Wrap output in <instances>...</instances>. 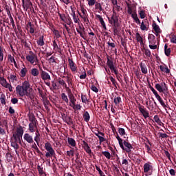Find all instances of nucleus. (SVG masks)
I'll return each instance as SVG.
<instances>
[{
  "label": "nucleus",
  "instance_id": "nucleus-58",
  "mask_svg": "<svg viewBox=\"0 0 176 176\" xmlns=\"http://www.w3.org/2000/svg\"><path fill=\"white\" fill-rule=\"evenodd\" d=\"M67 156H69V157H71V156H74L75 155V151H74L73 149L67 151Z\"/></svg>",
  "mask_w": 176,
  "mask_h": 176
},
{
  "label": "nucleus",
  "instance_id": "nucleus-13",
  "mask_svg": "<svg viewBox=\"0 0 176 176\" xmlns=\"http://www.w3.org/2000/svg\"><path fill=\"white\" fill-rule=\"evenodd\" d=\"M41 76L43 80H50L51 79L50 75L49 74V73L43 71V69H41Z\"/></svg>",
  "mask_w": 176,
  "mask_h": 176
},
{
  "label": "nucleus",
  "instance_id": "nucleus-2",
  "mask_svg": "<svg viewBox=\"0 0 176 176\" xmlns=\"http://www.w3.org/2000/svg\"><path fill=\"white\" fill-rule=\"evenodd\" d=\"M155 87L159 93H163L165 97H168L170 96V92L168 91V87L166 82H161V84L157 83Z\"/></svg>",
  "mask_w": 176,
  "mask_h": 176
},
{
  "label": "nucleus",
  "instance_id": "nucleus-17",
  "mask_svg": "<svg viewBox=\"0 0 176 176\" xmlns=\"http://www.w3.org/2000/svg\"><path fill=\"white\" fill-rule=\"evenodd\" d=\"M16 134L18 135V137L23 138V135L24 134V129H23V126H19L16 128Z\"/></svg>",
  "mask_w": 176,
  "mask_h": 176
},
{
  "label": "nucleus",
  "instance_id": "nucleus-43",
  "mask_svg": "<svg viewBox=\"0 0 176 176\" xmlns=\"http://www.w3.org/2000/svg\"><path fill=\"white\" fill-rule=\"evenodd\" d=\"M75 162L77 164L76 168H82L83 167V165L82 164V162H80V160L76 159Z\"/></svg>",
  "mask_w": 176,
  "mask_h": 176
},
{
  "label": "nucleus",
  "instance_id": "nucleus-34",
  "mask_svg": "<svg viewBox=\"0 0 176 176\" xmlns=\"http://www.w3.org/2000/svg\"><path fill=\"white\" fill-rule=\"evenodd\" d=\"M153 119H154L155 122H157V124H159V126H162V124H163V122H162V120L159 118V116H157V115L154 116Z\"/></svg>",
  "mask_w": 176,
  "mask_h": 176
},
{
  "label": "nucleus",
  "instance_id": "nucleus-41",
  "mask_svg": "<svg viewBox=\"0 0 176 176\" xmlns=\"http://www.w3.org/2000/svg\"><path fill=\"white\" fill-rule=\"evenodd\" d=\"M17 142H19V141H15V140L14 142H11V146H12L14 149H16V151H17V149H19V144H17Z\"/></svg>",
  "mask_w": 176,
  "mask_h": 176
},
{
  "label": "nucleus",
  "instance_id": "nucleus-50",
  "mask_svg": "<svg viewBox=\"0 0 176 176\" xmlns=\"http://www.w3.org/2000/svg\"><path fill=\"white\" fill-rule=\"evenodd\" d=\"M6 157L8 162H12V160L13 159V157H12V154L10 153H7L6 154Z\"/></svg>",
  "mask_w": 176,
  "mask_h": 176
},
{
  "label": "nucleus",
  "instance_id": "nucleus-1",
  "mask_svg": "<svg viewBox=\"0 0 176 176\" xmlns=\"http://www.w3.org/2000/svg\"><path fill=\"white\" fill-rule=\"evenodd\" d=\"M30 82L28 81H25L22 83V85H18L16 87V93L19 94L21 97H24L28 92V89H30Z\"/></svg>",
  "mask_w": 176,
  "mask_h": 176
},
{
  "label": "nucleus",
  "instance_id": "nucleus-21",
  "mask_svg": "<svg viewBox=\"0 0 176 176\" xmlns=\"http://www.w3.org/2000/svg\"><path fill=\"white\" fill-rule=\"evenodd\" d=\"M144 173H148V171H151L152 170L153 167L151 164L148 163H146L144 164Z\"/></svg>",
  "mask_w": 176,
  "mask_h": 176
},
{
  "label": "nucleus",
  "instance_id": "nucleus-38",
  "mask_svg": "<svg viewBox=\"0 0 176 176\" xmlns=\"http://www.w3.org/2000/svg\"><path fill=\"white\" fill-rule=\"evenodd\" d=\"M0 101L3 105H6V96L5 94L1 95Z\"/></svg>",
  "mask_w": 176,
  "mask_h": 176
},
{
  "label": "nucleus",
  "instance_id": "nucleus-53",
  "mask_svg": "<svg viewBox=\"0 0 176 176\" xmlns=\"http://www.w3.org/2000/svg\"><path fill=\"white\" fill-rule=\"evenodd\" d=\"M96 169L98 171L100 176H106L105 174H104V172L101 170V168H100V166H96Z\"/></svg>",
  "mask_w": 176,
  "mask_h": 176
},
{
  "label": "nucleus",
  "instance_id": "nucleus-9",
  "mask_svg": "<svg viewBox=\"0 0 176 176\" xmlns=\"http://www.w3.org/2000/svg\"><path fill=\"white\" fill-rule=\"evenodd\" d=\"M68 97L69 100V107L75 106V104L76 103V98H75L72 92H71V91L68 94Z\"/></svg>",
  "mask_w": 176,
  "mask_h": 176
},
{
  "label": "nucleus",
  "instance_id": "nucleus-31",
  "mask_svg": "<svg viewBox=\"0 0 176 176\" xmlns=\"http://www.w3.org/2000/svg\"><path fill=\"white\" fill-rule=\"evenodd\" d=\"M34 129H38V126H36V124H29V131L30 133H34L35 131Z\"/></svg>",
  "mask_w": 176,
  "mask_h": 176
},
{
  "label": "nucleus",
  "instance_id": "nucleus-29",
  "mask_svg": "<svg viewBox=\"0 0 176 176\" xmlns=\"http://www.w3.org/2000/svg\"><path fill=\"white\" fill-rule=\"evenodd\" d=\"M76 31L78 34H80V36H81V38L86 40V32L85 31V30L80 31L78 29H76Z\"/></svg>",
  "mask_w": 176,
  "mask_h": 176
},
{
  "label": "nucleus",
  "instance_id": "nucleus-10",
  "mask_svg": "<svg viewBox=\"0 0 176 176\" xmlns=\"http://www.w3.org/2000/svg\"><path fill=\"white\" fill-rule=\"evenodd\" d=\"M111 20H113V27L120 25V23H119V18L118 17V15H116V12L115 11H113Z\"/></svg>",
  "mask_w": 176,
  "mask_h": 176
},
{
  "label": "nucleus",
  "instance_id": "nucleus-6",
  "mask_svg": "<svg viewBox=\"0 0 176 176\" xmlns=\"http://www.w3.org/2000/svg\"><path fill=\"white\" fill-rule=\"evenodd\" d=\"M123 147H120L122 151H125L126 153H130L131 150L133 149V145L129 142V140L126 139L125 140H122Z\"/></svg>",
  "mask_w": 176,
  "mask_h": 176
},
{
  "label": "nucleus",
  "instance_id": "nucleus-15",
  "mask_svg": "<svg viewBox=\"0 0 176 176\" xmlns=\"http://www.w3.org/2000/svg\"><path fill=\"white\" fill-rule=\"evenodd\" d=\"M83 148L84 150L88 153L89 155H93V152H91V149L90 148V146H89V144L86 142L85 141H83Z\"/></svg>",
  "mask_w": 176,
  "mask_h": 176
},
{
  "label": "nucleus",
  "instance_id": "nucleus-61",
  "mask_svg": "<svg viewBox=\"0 0 176 176\" xmlns=\"http://www.w3.org/2000/svg\"><path fill=\"white\" fill-rule=\"evenodd\" d=\"M37 170L38 171V174H40L41 175H42L43 174V168L41 167V166H37Z\"/></svg>",
  "mask_w": 176,
  "mask_h": 176
},
{
  "label": "nucleus",
  "instance_id": "nucleus-19",
  "mask_svg": "<svg viewBox=\"0 0 176 176\" xmlns=\"http://www.w3.org/2000/svg\"><path fill=\"white\" fill-rule=\"evenodd\" d=\"M148 39L150 45H153L156 43V37L153 34H148Z\"/></svg>",
  "mask_w": 176,
  "mask_h": 176
},
{
  "label": "nucleus",
  "instance_id": "nucleus-30",
  "mask_svg": "<svg viewBox=\"0 0 176 176\" xmlns=\"http://www.w3.org/2000/svg\"><path fill=\"white\" fill-rule=\"evenodd\" d=\"M119 27L120 25L112 26L113 35H119Z\"/></svg>",
  "mask_w": 176,
  "mask_h": 176
},
{
  "label": "nucleus",
  "instance_id": "nucleus-5",
  "mask_svg": "<svg viewBox=\"0 0 176 176\" xmlns=\"http://www.w3.org/2000/svg\"><path fill=\"white\" fill-rule=\"evenodd\" d=\"M27 61H29L32 65H36L38 64V56L34 52H30V54L26 56Z\"/></svg>",
  "mask_w": 176,
  "mask_h": 176
},
{
  "label": "nucleus",
  "instance_id": "nucleus-24",
  "mask_svg": "<svg viewBox=\"0 0 176 176\" xmlns=\"http://www.w3.org/2000/svg\"><path fill=\"white\" fill-rule=\"evenodd\" d=\"M67 142L71 146H76V142L72 138H67Z\"/></svg>",
  "mask_w": 176,
  "mask_h": 176
},
{
  "label": "nucleus",
  "instance_id": "nucleus-39",
  "mask_svg": "<svg viewBox=\"0 0 176 176\" xmlns=\"http://www.w3.org/2000/svg\"><path fill=\"white\" fill-rule=\"evenodd\" d=\"M28 70H27V68L24 67L21 70V74L20 76L21 78H25V76L27 75V72Z\"/></svg>",
  "mask_w": 176,
  "mask_h": 176
},
{
  "label": "nucleus",
  "instance_id": "nucleus-28",
  "mask_svg": "<svg viewBox=\"0 0 176 176\" xmlns=\"http://www.w3.org/2000/svg\"><path fill=\"white\" fill-rule=\"evenodd\" d=\"M153 30H154L155 32H162V30H160V27H159V25L156 24V23H153Z\"/></svg>",
  "mask_w": 176,
  "mask_h": 176
},
{
  "label": "nucleus",
  "instance_id": "nucleus-47",
  "mask_svg": "<svg viewBox=\"0 0 176 176\" xmlns=\"http://www.w3.org/2000/svg\"><path fill=\"white\" fill-rule=\"evenodd\" d=\"M12 137H13L14 141H19V142H21V137H19V135H18V134L14 133V134L12 135Z\"/></svg>",
  "mask_w": 176,
  "mask_h": 176
},
{
  "label": "nucleus",
  "instance_id": "nucleus-44",
  "mask_svg": "<svg viewBox=\"0 0 176 176\" xmlns=\"http://www.w3.org/2000/svg\"><path fill=\"white\" fill-rule=\"evenodd\" d=\"M96 17H97V19H98L102 27L103 25H105V22L104 21V19H102V16H101V15L98 14V15H96Z\"/></svg>",
  "mask_w": 176,
  "mask_h": 176
},
{
  "label": "nucleus",
  "instance_id": "nucleus-62",
  "mask_svg": "<svg viewBox=\"0 0 176 176\" xmlns=\"http://www.w3.org/2000/svg\"><path fill=\"white\" fill-rule=\"evenodd\" d=\"M91 89L92 91H94V93H98V88H97V87H96L94 85H91Z\"/></svg>",
  "mask_w": 176,
  "mask_h": 176
},
{
  "label": "nucleus",
  "instance_id": "nucleus-54",
  "mask_svg": "<svg viewBox=\"0 0 176 176\" xmlns=\"http://www.w3.org/2000/svg\"><path fill=\"white\" fill-rule=\"evenodd\" d=\"M109 79H110L111 82H112L113 85L115 86L116 87H116V85H118V82H116V80L115 78H113V76H110Z\"/></svg>",
  "mask_w": 176,
  "mask_h": 176
},
{
  "label": "nucleus",
  "instance_id": "nucleus-20",
  "mask_svg": "<svg viewBox=\"0 0 176 176\" xmlns=\"http://www.w3.org/2000/svg\"><path fill=\"white\" fill-rule=\"evenodd\" d=\"M135 38L136 41L140 43L141 46H144V38H142V36H141V34H140V33H136Z\"/></svg>",
  "mask_w": 176,
  "mask_h": 176
},
{
  "label": "nucleus",
  "instance_id": "nucleus-27",
  "mask_svg": "<svg viewBox=\"0 0 176 176\" xmlns=\"http://www.w3.org/2000/svg\"><path fill=\"white\" fill-rule=\"evenodd\" d=\"M82 118L85 122H89V120H90V114H89L88 111H85L82 114Z\"/></svg>",
  "mask_w": 176,
  "mask_h": 176
},
{
  "label": "nucleus",
  "instance_id": "nucleus-12",
  "mask_svg": "<svg viewBox=\"0 0 176 176\" xmlns=\"http://www.w3.org/2000/svg\"><path fill=\"white\" fill-rule=\"evenodd\" d=\"M63 120L65 122V123H67V124H74V120H72V118L67 116V115L63 114Z\"/></svg>",
  "mask_w": 176,
  "mask_h": 176
},
{
  "label": "nucleus",
  "instance_id": "nucleus-40",
  "mask_svg": "<svg viewBox=\"0 0 176 176\" xmlns=\"http://www.w3.org/2000/svg\"><path fill=\"white\" fill-rule=\"evenodd\" d=\"M26 97H28V98H30V100H31V101H34V98H35V95L32 93H30V92H27Z\"/></svg>",
  "mask_w": 176,
  "mask_h": 176
},
{
  "label": "nucleus",
  "instance_id": "nucleus-3",
  "mask_svg": "<svg viewBox=\"0 0 176 176\" xmlns=\"http://www.w3.org/2000/svg\"><path fill=\"white\" fill-rule=\"evenodd\" d=\"M45 149L47 153H45L46 157H56V152L54 151V149H53V147H52V144L50 142H47L45 144Z\"/></svg>",
  "mask_w": 176,
  "mask_h": 176
},
{
  "label": "nucleus",
  "instance_id": "nucleus-37",
  "mask_svg": "<svg viewBox=\"0 0 176 176\" xmlns=\"http://www.w3.org/2000/svg\"><path fill=\"white\" fill-rule=\"evenodd\" d=\"M81 100L83 104H87L89 102V99L87 98V95H81Z\"/></svg>",
  "mask_w": 176,
  "mask_h": 176
},
{
  "label": "nucleus",
  "instance_id": "nucleus-33",
  "mask_svg": "<svg viewBox=\"0 0 176 176\" xmlns=\"http://www.w3.org/2000/svg\"><path fill=\"white\" fill-rule=\"evenodd\" d=\"M160 69H161L162 72H166V74H170V70L167 66L160 65Z\"/></svg>",
  "mask_w": 176,
  "mask_h": 176
},
{
  "label": "nucleus",
  "instance_id": "nucleus-7",
  "mask_svg": "<svg viewBox=\"0 0 176 176\" xmlns=\"http://www.w3.org/2000/svg\"><path fill=\"white\" fill-rule=\"evenodd\" d=\"M138 109L140 113H142V115L144 118V119H147V118H149V111L146 110V108H145V107H144L143 105L139 104Z\"/></svg>",
  "mask_w": 176,
  "mask_h": 176
},
{
  "label": "nucleus",
  "instance_id": "nucleus-22",
  "mask_svg": "<svg viewBox=\"0 0 176 176\" xmlns=\"http://www.w3.org/2000/svg\"><path fill=\"white\" fill-rule=\"evenodd\" d=\"M164 53L167 57H170V54H171V48H168L167 44L164 45Z\"/></svg>",
  "mask_w": 176,
  "mask_h": 176
},
{
  "label": "nucleus",
  "instance_id": "nucleus-49",
  "mask_svg": "<svg viewBox=\"0 0 176 176\" xmlns=\"http://www.w3.org/2000/svg\"><path fill=\"white\" fill-rule=\"evenodd\" d=\"M118 133L122 136L126 135V131L123 128H118Z\"/></svg>",
  "mask_w": 176,
  "mask_h": 176
},
{
  "label": "nucleus",
  "instance_id": "nucleus-52",
  "mask_svg": "<svg viewBox=\"0 0 176 176\" xmlns=\"http://www.w3.org/2000/svg\"><path fill=\"white\" fill-rule=\"evenodd\" d=\"M121 45L123 46L125 50H127V43L123 39V38H121Z\"/></svg>",
  "mask_w": 176,
  "mask_h": 176
},
{
  "label": "nucleus",
  "instance_id": "nucleus-48",
  "mask_svg": "<svg viewBox=\"0 0 176 176\" xmlns=\"http://www.w3.org/2000/svg\"><path fill=\"white\" fill-rule=\"evenodd\" d=\"M102 153L105 156L107 159H111V153L109 151H102Z\"/></svg>",
  "mask_w": 176,
  "mask_h": 176
},
{
  "label": "nucleus",
  "instance_id": "nucleus-11",
  "mask_svg": "<svg viewBox=\"0 0 176 176\" xmlns=\"http://www.w3.org/2000/svg\"><path fill=\"white\" fill-rule=\"evenodd\" d=\"M148 28H149V22H148V19H145L143 22H142L140 29L142 31H148Z\"/></svg>",
  "mask_w": 176,
  "mask_h": 176
},
{
  "label": "nucleus",
  "instance_id": "nucleus-32",
  "mask_svg": "<svg viewBox=\"0 0 176 176\" xmlns=\"http://www.w3.org/2000/svg\"><path fill=\"white\" fill-rule=\"evenodd\" d=\"M58 82L59 85H60L61 86H63V87H65V89H68V87H67V83L65 82L64 80H63V78H59L58 80Z\"/></svg>",
  "mask_w": 176,
  "mask_h": 176
},
{
  "label": "nucleus",
  "instance_id": "nucleus-16",
  "mask_svg": "<svg viewBox=\"0 0 176 176\" xmlns=\"http://www.w3.org/2000/svg\"><path fill=\"white\" fill-rule=\"evenodd\" d=\"M113 102L118 108H119V105H122V98L120 96H115L113 99Z\"/></svg>",
  "mask_w": 176,
  "mask_h": 176
},
{
  "label": "nucleus",
  "instance_id": "nucleus-23",
  "mask_svg": "<svg viewBox=\"0 0 176 176\" xmlns=\"http://www.w3.org/2000/svg\"><path fill=\"white\" fill-rule=\"evenodd\" d=\"M44 38L45 37L43 36H40L38 40L37 41V45L38 46H43L45 45Z\"/></svg>",
  "mask_w": 176,
  "mask_h": 176
},
{
  "label": "nucleus",
  "instance_id": "nucleus-14",
  "mask_svg": "<svg viewBox=\"0 0 176 176\" xmlns=\"http://www.w3.org/2000/svg\"><path fill=\"white\" fill-rule=\"evenodd\" d=\"M23 138L25 141H27L28 142V144H33L34 142V139L32 138V136L29 133H25L23 135Z\"/></svg>",
  "mask_w": 176,
  "mask_h": 176
},
{
  "label": "nucleus",
  "instance_id": "nucleus-59",
  "mask_svg": "<svg viewBox=\"0 0 176 176\" xmlns=\"http://www.w3.org/2000/svg\"><path fill=\"white\" fill-rule=\"evenodd\" d=\"M58 14L60 20H62V21L65 22V19H66L65 14H60V12H58Z\"/></svg>",
  "mask_w": 176,
  "mask_h": 176
},
{
  "label": "nucleus",
  "instance_id": "nucleus-57",
  "mask_svg": "<svg viewBox=\"0 0 176 176\" xmlns=\"http://www.w3.org/2000/svg\"><path fill=\"white\" fill-rule=\"evenodd\" d=\"M71 107L73 108V109H77V111H79L82 108V106H80V104H76V103H74V106H71Z\"/></svg>",
  "mask_w": 176,
  "mask_h": 176
},
{
  "label": "nucleus",
  "instance_id": "nucleus-4",
  "mask_svg": "<svg viewBox=\"0 0 176 176\" xmlns=\"http://www.w3.org/2000/svg\"><path fill=\"white\" fill-rule=\"evenodd\" d=\"M107 67H109L111 72H114L117 79H119V77L118 76L119 74V71L118 70V67H116L115 65H113V60L109 59V57H107Z\"/></svg>",
  "mask_w": 176,
  "mask_h": 176
},
{
  "label": "nucleus",
  "instance_id": "nucleus-8",
  "mask_svg": "<svg viewBox=\"0 0 176 176\" xmlns=\"http://www.w3.org/2000/svg\"><path fill=\"white\" fill-rule=\"evenodd\" d=\"M68 63H69V67L72 72H77L78 67L76 66V64L75 63H74V60L69 58Z\"/></svg>",
  "mask_w": 176,
  "mask_h": 176
},
{
  "label": "nucleus",
  "instance_id": "nucleus-35",
  "mask_svg": "<svg viewBox=\"0 0 176 176\" xmlns=\"http://www.w3.org/2000/svg\"><path fill=\"white\" fill-rule=\"evenodd\" d=\"M81 75L80 76V79H86L87 78V74H86V70L85 68H82Z\"/></svg>",
  "mask_w": 176,
  "mask_h": 176
},
{
  "label": "nucleus",
  "instance_id": "nucleus-64",
  "mask_svg": "<svg viewBox=\"0 0 176 176\" xmlns=\"http://www.w3.org/2000/svg\"><path fill=\"white\" fill-rule=\"evenodd\" d=\"M170 42L172 43H176V36L175 35H172L170 38Z\"/></svg>",
  "mask_w": 176,
  "mask_h": 176
},
{
  "label": "nucleus",
  "instance_id": "nucleus-45",
  "mask_svg": "<svg viewBox=\"0 0 176 176\" xmlns=\"http://www.w3.org/2000/svg\"><path fill=\"white\" fill-rule=\"evenodd\" d=\"M28 25H29V27H30V34H34L35 32V30L34 29V25H32L31 23V22H29L28 23Z\"/></svg>",
  "mask_w": 176,
  "mask_h": 176
},
{
  "label": "nucleus",
  "instance_id": "nucleus-56",
  "mask_svg": "<svg viewBox=\"0 0 176 176\" xmlns=\"http://www.w3.org/2000/svg\"><path fill=\"white\" fill-rule=\"evenodd\" d=\"M7 82L8 81H6V79H5V78L0 77V83L3 85V87L6 85Z\"/></svg>",
  "mask_w": 176,
  "mask_h": 176
},
{
  "label": "nucleus",
  "instance_id": "nucleus-26",
  "mask_svg": "<svg viewBox=\"0 0 176 176\" xmlns=\"http://www.w3.org/2000/svg\"><path fill=\"white\" fill-rule=\"evenodd\" d=\"M116 138L118 141V144L120 145V148H123V139L120 138V137L119 136V134H118V132H116Z\"/></svg>",
  "mask_w": 176,
  "mask_h": 176
},
{
  "label": "nucleus",
  "instance_id": "nucleus-60",
  "mask_svg": "<svg viewBox=\"0 0 176 176\" xmlns=\"http://www.w3.org/2000/svg\"><path fill=\"white\" fill-rule=\"evenodd\" d=\"M3 61V51L2 47L0 46V62Z\"/></svg>",
  "mask_w": 176,
  "mask_h": 176
},
{
  "label": "nucleus",
  "instance_id": "nucleus-46",
  "mask_svg": "<svg viewBox=\"0 0 176 176\" xmlns=\"http://www.w3.org/2000/svg\"><path fill=\"white\" fill-rule=\"evenodd\" d=\"M37 90L38 91L39 96H41L42 98H45L46 97V95L43 92V90H42L41 88H38Z\"/></svg>",
  "mask_w": 176,
  "mask_h": 176
},
{
  "label": "nucleus",
  "instance_id": "nucleus-36",
  "mask_svg": "<svg viewBox=\"0 0 176 176\" xmlns=\"http://www.w3.org/2000/svg\"><path fill=\"white\" fill-rule=\"evenodd\" d=\"M31 74L33 76H38L39 75V70H38L36 68L32 69Z\"/></svg>",
  "mask_w": 176,
  "mask_h": 176
},
{
  "label": "nucleus",
  "instance_id": "nucleus-18",
  "mask_svg": "<svg viewBox=\"0 0 176 176\" xmlns=\"http://www.w3.org/2000/svg\"><path fill=\"white\" fill-rule=\"evenodd\" d=\"M140 67L142 74H148V67H146V65H145V63H142V62L140 63Z\"/></svg>",
  "mask_w": 176,
  "mask_h": 176
},
{
  "label": "nucleus",
  "instance_id": "nucleus-25",
  "mask_svg": "<svg viewBox=\"0 0 176 176\" xmlns=\"http://www.w3.org/2000/svg\"><path fill=\"white\" fill-rule=\"evenodd\" d=\"M61 98L63 101L66 102V104H69V99H68V96L65 94V93H62L60 94Z\"/></svg>",
  "mask_w": 176,
  "mask_h": 176
},
{
  "label": "nucleus",
  "instance_id": "nucleus-63",
  "mask_svg": "<svg viewBox=\"0 0 176 176\" xmlns=\"http://www.w3.org/2000/svg\"><path fill=\"white\" fill-rule=\"evenodd\" d=\"M131 17L132 19H133V20L135 21H136L138 19V16L137 15V12H133L132 14H131Z\"/></svg>",
  "mask_w": 176,
  "mask_h": 176
},
{
  "label": "nucleus",
  "instance_id": "nucleus-42",
  "mask_svg": "<svg viewBox=\"0 0 176 176\" xmlns=\"http://www.w3.org/2000/svg\"><path fill=\"white\" fill-rule=\"evenodd\" d=\"M95 9L96 10H100V12H102V6H101V3H96L95 4Z\"/></svg>",
  "mask_w": 176,
  "mask_h": 176
},
{
  "label": "nucleus",
  "instance_id": "nucleus-51",
  "mask_svg": "<svg viewBox=\"0 0 176 176\" xmlns=\"http://www.w3.org/2000/svg\"><path fill=\"white\" fill-rule=\"evenodd\" d=\"M88 16H89V15L81 16V19H82L84 20V23H86V24H89V23Z\"/></svg>",
  "mask_w": 176,
  "mask_h": 176
},
{
  "label": "nucleus",
  "instance_id": "nucleus-55",
  "mask_svg": "<svg viewBox=\"0 0 176 176\" xmlns=\"http://www.w3.org/2000/svg\"><path fill=\"white\" fill-rule=\"evenodd\" d=\"M144 54L147 57H151V56H152V53L151 52V50H149L148 49H144Z\"/></svg>",
  "mask_w": 176,
  "mask_h": 176
}]
</instances>
